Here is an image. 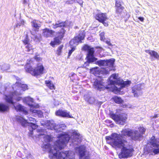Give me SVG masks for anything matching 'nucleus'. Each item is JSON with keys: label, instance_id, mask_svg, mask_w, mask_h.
<instances>
[{"label": "nucleus", "instance_id": "1", "mask_svg": "<svg viewBox=\"0 0 159 159\" xmlns=\"http://www.w3.org/2000/svg\"><path fill=\"white\" fill-rule=\"evenodd\" d=\"M57 138L58 139L54 147L55 149L54 152H51L49 157L50 159H75L74 154L69 151L59 152L68 143L71 138L70 135L68 133H64L59 134Z\"/></svg>", "mask_w": 159, "mask_h": 159}, {"label": "nucleus", "instance_id": "2", "mask_svg": "<svg viewBox=\"0 0 159 159\" xmlns=\"http://www.w3.org/2000/svg\"><path fill=\"white\" fill-rule=\"evenodd\" d=\"M57 23L53 24L52 28L56 29L58 28H61L60 30L56 32V35L53 38V40L52 41L50 44L51 46L54 47L55 45L60 44L61 43V40L64 37L66 30L64 28L66 27L68 24V21L60 22L57 21Z\"/></svg>", "mask_w": 159, "mask_h": 159}, {"label": "nucleus", "instance_id": "3", "mask_svg": "<svg viewBox=\"0 0 159 159\" xmlns=\"http://www.w3.org/2000/svg\"><path fill=\"white\" fill-rule=\"evenodd\" d=\"M25 71L31 74L32 75L38 77L43 74L45 72V68L43 65L38 64L34 68L29 63L25 66Z\"/></svg>", "mask_w": 159, "mask_h": 159}, {"label": "nucleus", "instance_id": "4", "mask_svg": "<svg viewBox=\"0 0 159 159\" xmlns=\"http://www.w3.org/2000/svg\"><path fill=\"white\" fill-rule=\"evenodd\" d=\"M148 143L150 144L154 147H156L157 148L152 149L151 147L146 146L144 148V153L147 155L150 153L153 152L154 155L159 153V139L155 138V137L152 136L148 142Z\"/></svg>", "mask_w": 159, "mask_h": 159}, {"label": "nucleus", "instance_id": "5", "mask_svg": "<svg viewBox=\"0 0 159 159\" xmlns=\"http://www.w3.org/2000/svg\"><path fill=\"white\" fill-rule=\"evenodd\" d=\"M126 141L125 142H123L120 147H117V148H120L122 147L120 153L119 154V157L120 158H127L131 157L133 155V152L134 151V148L131 144H128L126 146H125V143L128 142L126 139H123Z\"/></svg>", "mask_w": 159, "mask_h": 159}, {"label": "nucleus", "instance_id": "6", "mask_svg": "<svg viewBox=\"0 0 159 159\" xmlns=\"http://www.w3.org/2000/svg\"><path fill=\"white\" fill-rule=\"evenodd\" d=\"M120 135L116 133H112L110 136H107L105 137V139L106 141L112 140V142H109L108 143L114 147H120V146L123 144V142H126L125 140H119L118 139Z\"/></svg>", "mask_w": 159, "mask_h": 159}, {"label": "nucleus", "instance_id": "7", "mask_svg": "<svg viewBox=\"0 0 159 159\" xmlns=\"http://www.w3.org/2000/svg\"><path fill=\"white\" fill-rule=\"evenodd\" d=\"M110 117L115 120L117 123L123 125L127 119V115L125 113L116 115L112 113L110 115Z\"/></svg>", "mask_w": 159, "mask_h": 159}, {"label": "nucleus", "instance_id": "8", "mask_svg": "<svg viewBox=\"0 0 159 159\" xmlns=\"http://www.w3.org/2000/svg\"><path fill=\"white\" fill-rule=\"evenodd\" d=\"M16 120L17 121L20 122L23 127H25L26 126L28 125L32 129L30 130V131L29 133L30 135L33 134V130L35 129L38 127V126L34 123L28 122L27 120L24 119L21 116H18L16 118Z\"/></svg>", "mask_w": 159, "mask_h": 159}, {"label": "nucleus", "instance_id": "9", "mask_svg": "<svg viewBox=\"0 0 159 159\" xmlns=\"http://www.w3.org/2000/svg\"><path fill=\"white\" fill-rule=\"evenodd\" d=\"M131 83V81L130 80H127L125 81L121 80L120 78H118L116 80H110L109 84L108 85H116L118 86L120 85L121 88H123L129 85Z\"/></svg>", "mask_w": 159, "mask_h": 159}, {"label": "nucleus", "instance_id": "10", "mask_svg": "<svg viewBox=\"0 0 159 159\" xmlns=\"http://www.w3.org/2000/svg\"><path fill=\"white\" fill-rule=\"evenodd\" d=\"M85 36L84 31H80L78 35L75 36L70 40V44L78 45L79 43H82V41L84 39Z\"/></svg>", "mask_w": 159, "mask_h": 159}, {"label": "nucleus", "instance_id": "11", "mask_svg": "<svg viewBox=\"0 0 159 159\" xmlns=\"http://www.w3.org/2000/svg\"><path fill=\"white\" fill-rule=\"evenodd\" d=\"M95 18L99 22L102 23L106 27L108 26V23L105 21L108 19L106 13L100 12L97 13L94 16Z\"/></svg>", "mask_w": 159, "mask_h": 159}, {"label": "nucleus", "instance_id": "12", "mask_svg": "<svg viewBox=\"0 0 159 159\" xmlns=\"http://www.w3.org/2000/svg\"><path fill=\"white\" fill-rule=\"evenodd\" d=\"M93 86L94 87L96 88L98 90L101 91L104 90L105 89H109L110 88L109 87H105L104 85V83L102 80H98L96 79L93 84Z\"/></svg>", "mask_w": 159, "mask_h": 159}, {"label": "nucleus", "instance_id": "13", "mask_svg": "<svg viewBox=\"0 0 159 159\" xmlns=\"http://www.w3.org/2000/svg\"><path fill=\"white\" fill-rule=\"evenodd\" d=\"M55 115L57 116L63 118H73V116L70 114L69 112L62 109H59L57 111L55 112Z\"/></svg>", "mask_w": 159, "mask_h": 159}, {"label": "nucleus", "instance_id": "14", "mask_svg": "<svg viewBox=\"0 0 159 159\" xmlns=\"http://www.w3.org/2000/svg\"><path fill=\"white\" fill-rule=\"evenodd\" d=\"M131 89L134 97H138L142 93L141 85L139 84L134 85L132 87Z\"/></svg>", "mask_w": 159, "mask_h": 159}, {"label": "nucleus", "instance_id": "15", "mask_svg": "<svg viewBox=\"0 0 159 159\" xmlns=\"http://www.w3.org/2000/svg\"><path fill=\"white\" fill-rule=\"evenodd\" d=\"M55 32L54 30L47 28L42 30V34L43 37L46 38L52 37Z\"/></svg>", "mask_w": 159, "mask_h": 159}, {"label": "nucleus", "instance_id": "16", "mask_svg": "<svg viewBox=\"0 0 159 159\" xmlns=\"http://www.w3.org/2000/svg\"><path fill=\"white\" fill-rule=\"evenodd\" d=\"M131 129H122L121 131V134H118L120 136H118V139L119 140L123 139V137L124 136H127L130 137V134L132 133L131 132Z\"/></svg>", "mask_w": 159, "mask_h": 159}, {"label": "nucleus", "instance_id": "17", "mask_svg": "<svg viewBox=\"0 0 159 159\" xmlns=\"http://www.w3.org/2000/svg\"><path fill=\"white\" fill-rule=\"evenodd\" d=\"M76 149L78 150L80 159H82L85 154L86 152L85 147L84 145H81L76 148Z\"/></svg>", "mask_w": 159, "mask_h": 159}, {"label": "nucleus", "instance_id": "18", "mask_svg": "<svg viewBox=\"0 0 159 159\" xmlns=\"http://www.w3.org/2000/svg\"><path fill=\"white\" fill-rule=\"evenodd\" d=\"M131 132L132 133L130 134V136L131 139L134 140H137L142 137L141 134H139V132L137 130H133L131 129Z\"/></svg>", "mask_w": 159, "mask_h": 159}, {"label": "nucleus", "instance_id": "19", "mask_svg": "<svg viewBox=\"0 0 159 159\" xmlns=\"http://www.w3.org/2000/svg\"><path fill=\"white\" fill-rule=\"evenodd\" d=\"M57 141V140L55 141L54 144L53 146H52L51 144L49 143H47V144H44L43 146L42 147L43 148L48 149L49 150V156L50 155L51 152H54V151H55V148L54 147V145H55V144Z\"/></svg>", "mask_w": 159, "mask_h": 159}, {"label": "nucleus", "instance_id": "20", "mask_svg": "<svg viewBox=\"0 0 159 159\" xmlns=\"http://www.w3.org/2000/svg\"><path fill=\"white\" fill-rule=\"evenodd\" d=\"M146 53H148L152 57H153L157 59H159V54L154 50H146L145 51Z\"/></svg>", "mask_w": 159, "mask_h": 159}, {"label": "nucleus", "instance_id": "21", "mask_svg": "<svg viewBox=\"0 0 159 159\" xmlns=\"http://www.w3.org/2000/svg\"><path fill=\"white\" fill-rule=\"evenodd\" d=\"M36 20H34L31 22L32 26L34 29V31L35 32H38L39 29L41 26L40 24H38L36 22Z\"/></svg>", "mask_w": 159, "mask_h": 159}, {"label": "nucleus", "instance_id": "22", "mask_svg": "<svg viewBox=\"0 0 159 159\" xmlns=\"http://www.w3.org/2000/svg\"><path fill=\"white\" fill-rule=\"evenodd\" d=\"M45 83L46 86L50 90H55V86L51 80H46Z\"/></svg>", "mask_w": 159, "mask_h": 159}, {"label": "nucleus", "instance_id": "23", "mask_svg": "<svg viewBox=\"0 0 159 159\" xmlns=\"http://www.w3.org/2000/svg\"><path fill=\"white\" fill-rule=\"evenodd\" d=\"M123 2L120 0H115V10L124 7L123 6Z\"/></svg>", "mask_w": 159, "mask_h": 159}, {"label": "nucleus", "instance_id": "24", "mask_svg": "<svg viewBox=\"0 0 159 159\" xmlns=\"http://www.w3.org/2000/svg\"><path fill=\"white\" fill-rule=\"evenodd\" d=\"M14 107L17 111H22L26 114L28 113L27 111L25 109L24 107L21 104H19L16 106H15Z\"/></svg>", "mask_w": 159, "mask_h": 159}, {"label": "nucleus", "instance_id": "25", "mask_svg": "<svg viewBox=\"0 0 159 159\" xmlns=\"http://www.w3.org/2000/svg\"><path fill=\"white\" fill-rule=\"evenodd\" d=\"M9 110L8 106L2 103H0V111H7Z\"/></svg>", "mask_w": 159, "mask_h": 159}, {"label": "nucleus", "instance_id": "26", "mask_svg": "<svg viewBox=\"0 0 159 159\" xmlns=\"http://www.w3.org/2000/svg\"><path fill=\"white\" fill-rule=\"evenodd\" d=\"M112 99L113 100L114 102L117 104H122L123 102V100L121 99V97H120L114 96L112 97Z\"/></svg>", "mask_w": 159, "mask_h": 159}, {"label": "nucleus", "instance_id": "27", "mask_svg": "<svg viewBox=\"0 0 159 159\" xmlns=\"http://www.w3.org/2000/svg\"><path fill=\"white\" fill-rule=\"evenodd\" d=\"M115 61V59L113 58L106 60V66H108L110 67H113Z\"/></svg>", "mask_w": 159, "mask_h": 159}, {"label": "nucleus", "instance_id": "28", "mask_svg": "<svg viewBox=\"0 0 159 159\" xmlns=\"http://www.w3.org/2000/svg\"><path fill=\"white\" fill-rule=\"evenodd\" d=\"M71 135L75 139L79 140L80 138V134L77 131L74 130L72 132Z\"/></svg>", "mask_w": 159, "mask_h": 159}, {"label": "nucleus", "instance_id": "29", "mask_svg": "<svg viewBox=\"0 0 159 159\" xmlns=\"http://www.w3.org/2000/svg\"><path fill=\"white\" fill-rule=\"evenodd\" d=\"M86 58H87V60L88 62H85V63H87L88 64L89 63L93 62L97 60V59L94 57L93 56H87Z\"/></svg>", "mask_w": 159, "mask_h": 159}, {"label": "nucleus", "instance_id": "30", "mask_svg": "<svg viewBox=\"0 0 159 159\" xmlns=\"http://www.w3.org/2000/svg\"><path fill=\"white\" fill-rule=\"evenodd\" d=\"M98 67L91 68L90 69V72L94 75L98 74L100 73V71L98 70Z\"/></svg>", "mask_w": 159, "mask_h": 159}, {"label": "nucleus", "instance_id": "31", "mask_svg": "<svg viewBox=\"0 0 159 159\" xmlns=\"http://www.w3.org/2000/svg\"><path fill=\"white\" fill-rule=\"evenodd\" d=\"M125 11V7H123L120 9L115 10V12L118 16L121 15L124 12V11Z\"/></svg>", "mask_w": 159, "mask_h": 159}, {"label": "nucleus", "instance_id": "32", "mask_svg": "<svg viewBox=\"0 0 159 159\" xmlns=\"http://www.w3.org/2000/svg\"><path fill=\"white\" fill-rule=\"evenodd\" d=\"M106 60H101L97 61L96 62V64L99 66H106Z\"/></svg>", "mask_w": 159, "mask_h": 159}, {"label": "nucleus", "instance_id": "33", "mask_svg": "<svg viewBox=\"0 0 159 159\" xmlns=\"http://www.w3.org/2000/svg\"><path fill=\"white\" fill-rule=\"evenodd\" d=\"M121 88V86L120 88H118L114 85L112 89V91L115 93L117 94L120 92Z\"/></svg>", "mask_w": 159, "mask_h": 159}, {"label": "nucleus", "instance_id": "34", "mask_svg": "<svg viewBox=\"0 0 159 159\" xmlns=\"http://www.w3.org/2000/svg\"><path fill=\"white\" fill-rule=\"evenodd\" d=\"M70 47L71 48V50L69 51L68 53V58H69V57L70 56L72 53L75 50V46H73V44H70Z\"/></svg>", "mask_w": 159, "mask_h": 159}, {"label": "nucleus", "instance_id": "35", "mask_svg": "<svg viewBox=\"0 0 159 159\" xmlns=\"http://www.w3.org/2000/svg\"><path fill=\"white\" fill-rule=\"evenodd\" d=\"M48 129L52 130H56L57 129V126L56 125V124L53 123H50L48 125Z\"/></svg>", "mask_w": 159, "mask_h": 159}, {"label": "nucleus", "instance_id": "36", "mask_svg": "<svg viewBox=\"0 0 159 159\" xmlns=\"http://www.w3.org/2000/svg\"><path fill=\"white\" fill-rule=\"evenodd\" d=\"M33 45L29 43L25 45V48L27 49L26 51L29 52L31 51V50H33L34 49L33 48Z\"/></svg>", "mask_w": 159, "mask_h": 159}, {"label": "nucleus", "instance_id": "37", "mask_svg": "<svg viewBox=\"0 0 159 159\" xmlns=\"http://www.w3.org/2000/svg\"><path fill=\"white\" fill-rule=\"evenodd\" d=\"M52 139V138L50 135H45L43 137L44 141L46 142H50L51 141Z\"/></svg>", "mask_w": 159, "mask_h": 159}, {"label": "nucleus", "instance_id": "38", "mask_svg": "<svg viewBox=\"0 0 159 159\" xmlns=\"http://www.w3.org/2000/svg\"><path fill=\"white\" fill-rule=\"evenodd\" d=\"M64 46L63 45L60 46L58 48L56 51V54L58 56L61 55L62 52V50L63 49Z\"/></svg>", "mask_w": 159, "mask_h": 159}, {"label": "nucleus", "instance_id": "39", "mask_svg": "<svg viewBox=\"0 0 159 159\" xmlns=\"http://www.w3.org/2000/svg\"><path fill=\"white\" fill-rule=\"evenodd\" d=\"M22 42H23L24 44L25 45L30 43V39L28 38V36L27 35H26L25 39L22 40Z\"/></svg>", "mask_w": 159, "mask_h": 159}, {"label": "nucleus", "instance_id": "40", "mask_svg": "<svg viewBox=\"0 0 159 159\" xmlns=\"http://www.w3.org/2000/svg\"><path fill=\"white\" fill-rule=\"evenodd\" d=\"M87 56H93L94 53V48H91L89 50Z\"/></svg>", "mask_w": 159, "mask_h": 159}, {"label": "nucleus", "instance_id": "41", "mask_svg": "<svg viewBox=\"0 0 159 159\" xmlns=\"http://www.w3.org/2000/svg\"><path fill=\"white\" fill-rule=\"evenodd\" d=\"M139 132V134H141V137H142L143 134H144L145 131V129L143 127H140L138 128Z\"/></svg>", "mask_w": 159, "mask_h": 159}, {"label": "nucleus", "instance_id": "42", "mask_svg": "<svg viewBox=\"0 0 159 159\" xmlns=\"http://www.w3.org/2000/svg\"><path fill=\"white\" fill-rule=\"evenodd\" d=\"M90 48V47L87 44H84L82 47V50L83 51H88Z\"/></svg>", "mask_w": 159, "mask_h": 159}, {"label": "nucleus", "instance_id": "43", "mask_svg": "<svg viewBox=\"0 0 159 159\" xmlns=\"http://www.w3.org/2000/svg\"><path fill=\"white\" fill-rule=\"evenodd\" d=\"M118 74H113L111 75L110 76L111 78H112L113 80H116L118 79Z\"/></svg>", "mask_w": 159, "mask_h": 159}, {"label": "nucleus", "instance_id": "44", "mask_svg": "<svg viewBox=\"0 0 159 159\" xmlns=\"http://www.w3.org/2000/svg\"><path fill=\"white\" fill-rule=\"evenodd\" d=\"M100 40L101 41H104V40L105 39V36H104V33L103 32H102L100 34Z\"/></svg>", "mask_w": 159, "mask_h": 159}, {"label": "nucleus", "instance_id": "45", "mask_svg": "<svg viewBox=\"0 0 159 159\" xmlns=\"http://www.w3.org/2000/svg\"><path fill=\"white\" fill-rule=\"evenodd\" d=\"M7 102L10 103H11L12 104H14V102H13L12 98H9L7 99Z\"/></svg>", "mask_w": 159, "mask_h": 159}, {"label": "nucleus", "instance_id": "46", "mask_svg": "<svg viewBox=\"0 0 159 159\" xmlns=\"http://www.w3.org/2000/svg\"><path fill=\"white\" fill-rule=\"evenodd\" d=\"M34 59L37 61H39L42 60L41 58L38 55H36L34 57Z\"/></svg>", "mask_w": 159, "mask_h": 159}, {"label": "nucleus", "instance_id": "47", "mask_svg": "<svg viewBox=\"0 0 159 159\" xmlns=\"http://www.w3.org/2000/svg\"><path fill=\"white\" fill-rule=\"evenodd\" d=\"M21 87L23 90L24 91H25L28 89V86L26 84H22L21 85Z\"/></svg>", "mask_w": 159, "mask_h": 159}, {"label": "nucleus", "instance_id": "48", "mask_svg": "<svg viewBox=\"0 0 159 159\" xmlns=\"http://www.w3.org/2000/svg\"><path fill=\"white\" fill-rule=\"evenodd\" d=\"M33 112L34 113H36L38 115L39 114H42V111L39 110H33Z\"/></svg>", "mask_w": 159, "mask_h": 159}, {"label": "nucleus", "instance_id": "49", "mask_svg": "<svg viewBox=\"0 0 159 159\" xmlns=\"http://www.w3.org/2000/svg\"><path fill=\"white\" fill-rule=\"evenodd\" d=\"M106 43L107 44V45L109 46H112L113 45L111 44V43L110 41L107 40L106 41Z\"/></svg>", "mask_w": 159, "mask_h": 159}, {"label": "nucleus", "instance_id": "50", "mask_svg": "<svg viewBox=\"0 0 159 159\" xmlns=\"http://www.w3.org/2000/svg\"><path fill=\"white\" fill-rule=\"evenodd\" d=\"M29 120L31 121L35 122L36 120L34 118L32 117H30L29 118Z\"/></svg>", "mask_w": 159, "mask_h": 159}, {"label": "nucleus", "instance_id": "51", "mask_svg": "<svg viewBox=\"0 0 159 159\" xmlns=\"http://www.w3.org/2000/svg\"><path fill=\"white\" fill-rule=\"evenodd\" d=\"M96 49H100V52H101L102 50H104L103 48L101 47H100L99 46H97L95 47Z\"/></svg>", "mask_w": 159, "mask_h": 159}, {"label": "nucleus", "instance_id": "52", "mask_svg": "<svg viewBox=\"0 0 159 159\" xmlns=\"http://www.w3.org/2000/svg\"><path fill=\"white\" fill-rule=\"evenodd\" d=\"M21 24H22L17 23L15 26V28H19V27L21 25Z\"/></svg>", "mask_w": 159, "mask_h": 159}, {"label": "nucleus", "instance_id": "53", "mask_svg": "<svg viewBox=\"0 0 159 159\" xmlns=\"http://www.w3.org/2000/svg\"><path fill=\"white\" fill-rule=\"evenodd\" d=\"M29 0H23V4L24 5H26L27 4L28 2L29 1Z\"/></svg>", "mask_w": 159, "mask_h": 159}, {"label": "nucleus", "instance_id": "54", "mask_svg": "<svg viewBox=\"0 0 159 159\" xmlns=\"http://www.w3.org/2000/svg\"><path fill=\"white\" fill-rule=\"evenodd\" d=\"M138 19L139 20L143 22L144 21V19L143 17H139L138 18Z\"/></svg>", "mask_w": 159, "mask_h": 159}, {"label": "nucleus", "instance_id": "55", "mask_svg": "<svg viewBox=\"0 0 159 159\" xmlns=\"http://www.w3.org/2000/svg\"><path fill=\"white\" fill-rule=\"evenodd\" d=\"M22 99V98L21 97H18L17 98H16V100L17 101H20V100H21V99Z\"/></svg>", "mask_w": 159, "mask_h": 159}, {"label": "nucleus", "instance_id": "56", "mask_svg": "<svg viewBox=\"0 0 159 159\" xmlns=\"http://www.w3.org/2000/svg\"><path fill=\"white\" fill-rule=\"evenodd\" d=\"M158 117V115L157 114H155L154 115L152 116V118H156Z\"/></svg>", "mask_w": 159, "mask_h": 159}, {"label": "nucleus", "instance_id": "57", "mask_svg": "<svg viewBox=\"0 0 159 159\" xmlns=\"http://www.w3.org/2000/svg\"><path fill=\"white\" fill-rule=\"evenodd\" d=\"M37 132H43V129H38L37 130Z\"/></svg>", "mask_w": 159, "mask_h": 159}, {"label": "nucleus", "instance_id": "58", "mask_svg": "<svg viewBox=\"0 0 159 159\" xmlns=\"http://www.w3.org/2000/svg\"><path fill=\"white\" fill-rule=\"evenodd\" d=\"M83 159H89L88 156H85Z\"/></svg>", "mask_w": 159, "mask_h": 159}, {"label": "nucleus", "instance_id": "59", "mask_svg": "<svg viewBox=\"0 0 159 159\" xmlns=\"http://www.w3.org/2000/svg\"><path fill=\"white\" fill-rule=\"evenodd\" d=\"M23 159H29V158L28 157H25Z\"/></svg>", "mask_w": 159, "mask_h": 159}, {"label": "nucleus", "instance_id": "60", "mask_svg": "<svg viewBox=\"0 0 159 159\" xmlns=\"http://www.w3.org/2000/svg\"><path fill=\"white\" fill-rule=\"evenodd\" d=\"M45 0V1L47 2H50V0Z\"/></svg>", "mask_w": 159, "mask_h": 159}, {"label": "nucleus", "instance_id": "61", "mask_svg": "<svg viewBox=\"0 0 159 159\" xmlns=\"http://www.w3.org/2000/svg\"><path fill=\"white\" fill-rule=\"evenodd\" d=\"M44 135V134H40L39 135V136L42 135Z\"/></svg>", "mask_w": 159, "mask_h": 159}, {"label": "nucleus", "instance_id": "62", "mask_svg": "<svg viewBox=\"0 0 159 159\" xmlns=\"http://www.w3.org/2000/svg\"><path fill=\"white\" fill-rule=\"evenodd\" d=\"M73 75H75V73H74V74H73Z\"/></svg>", "mask_w": 159, "mask_h": 159}, {"label": "nucleus", "instance_id": "63", "mask_svg": "<svg viewBox=\"0 0 159 159\" xmlns=\"http://www.w3.org/2000/svg\"><path fill=\"white\" fill-rule=\"evenodd\" d=\"M22 24L23 25H24V23H23Z\"/></svg>", "mask_w": 159, "mask_h": 159}, {"label": "nucleus", "instance_id": "64", "mask_svg": "<svg viewBox=\"0 0 159 159\" xmlns=\"http://www.w3.org/2000/svg\"><path fill=\"white\" fill-rule=\"evenodd\" d=\"M72 1H75V0H71Z\"/></svg>", "mask_w": 159, "mask_h": 159}]
</instances>
